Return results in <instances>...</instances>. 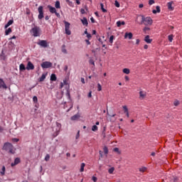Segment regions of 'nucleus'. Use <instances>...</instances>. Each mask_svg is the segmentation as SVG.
Returning a JSON list of instances; mask_svg holds the SVG:
<instances>
[{"label": "nucleus", "mask_w": 182, "mask_h": 182, "mask_svg": "<svg viewBox=\"0 0 182 182\" xmlns=\"http://www.w3.org/2000/svg\"><path fill=\"white\" fill-rule=\"evenodd\" d=\"M3 150L6 151H9L11 154H15V149L14 148V145L9 142L4 143L3 146Z\"/></svg>", "instance_id": "obj_1"}, {"label": "nucleus", "mask_w": 182, "mask_h": 182, "mask_svg": "<svg viewBox=\"0 0 182 182\" xmlns=\"http://www.w3.org/2000/svg\"><path fill=\"white\" fill-rule=\"evenodd\" d=\"M31 33L35 38H38V36H41V28L38 26H34L31 30Z\"/></svg>", "instance_id": "obj_2"}, {"label": "nucleus", "mask_w": 182, "mask_h": 182, "mask_svg": "<svg viewBox=\"0 0 182 182\" xmlns=\"http://www.w3.org/2000/svg\"><path fill=\"white\" fill-rule=\"evenodd\" d=\"M141 23H143L144 25L147 26L153 23V20L151 19V17H144V16H141Z\"/></svg>", "instance_id": "obj_3"}, {"label": "nucleus", "mask_w": 182, "mask_h": 182, "mask_svg": "<svg viewBox=\"0 0 182 182\" xmlns=\"http://www.w3.org/2000/svg\"><path fill=\"white\" fill-rule=\"evenodd\" d=\"M65 23V31L66 35H72V32L70 31V23L68 21H64Z\"/></svg>", "instance_id": "obj_4"}, {"label": "nucleus", "mask_w": 182, "mask_h": 182, "mask_svg": "<svg viewBox=\"0 0 182 182\" xmlns=\"http://www.w3.org/2000/svg\"><path fill=\"white\" fill-rule=\"evenodd\" d=\"M48 8L50 12V14H55V15L57 16V18H60V14L58 12H56V9L50 5L48 6Z\"/></svg>", "instance_id": "obj_5"}, {"label": "nucleus", "mask_w": 182, "mask_h": 182, "mask_svg": "<svg viewBox=\"0 0 182 182\" xmlns=\"http://www.w3.org/2000/svg\"><path fill=\"white\" fill-rule=\"evenodd\" d=\"M38 19H43V6H40L38 9Z\"/></svg>", "instance_id": "obj_6"}, {"label": "nucleus", "mask_w": 182, "mask_h": 182, "mask_svg": "<svg viewBox=\"0 0 182 182\" xmlns=\"http://www.w3.org/2000/svg\"><path fill=\"white\" fill-rule=\"evenodd\" d=\"M41 68H43V69H48V68H52V63L45 61L41 64Z\"/></svg>", "instance_id": "obj_7"}, {"label": "nucleus", "mask_w": 182, "mask_h": 182, "mask_svg": "<svg viewBox=\"0 0 182 182\" xmlns=\"http://www.w3.org/2000/svg\"><path fill=\"white\" fill-rule=\"evenodd\" d=\"M38 45L39 46H41V48H48V42L45 40H41L38 43Z\"/></svg>", "instance_id": "obj_8"}, {"label": "nucleus", "mask_w": 182, "mask_h": 182, "mask_svg": "<svg viewBox=\"0 0 182 182\" xmlns=\"http://www.w3.org/2000/svg\"><path fill=\"white\" fill-rule=\"evenodd\" d=\"M27 70H33L35 69V65L32 63V62L28 61L27 63V66L26 68Z\"/></svg>", "instance_id": "obj_9"}, {"label": "nucleus", "mask_w": 182, "mask_h": 182, "mask_svg": "<svg viewBox=\"0 0 182 182\" xmlns=\"http://www.w3.org/2000/svg\"><path fill=\"white\" fill-rule=\"evenodd\" d=\"M60 129H62V124H60V123L59 122H56L55 136H58V134H59Z\"/></svg>", "instance_id": "obj_10"}, {"label": "nucleus", "mask_w": 182, "mask_h": 182, "mask_svg": "<svg viewBox=\"0 0 182 182\" xmlns=\"http://www.w3.org/2000/svg\"><path fill=\"white\" fill-rule=\"evenodd\" d=\"M147 96V93L145 91H140L139 92V99L143 100Z\"/></svg>", "instance_id": "obj_11"}, {"label": "nucleus", "mask_w": 182, "mask_h": 182, "mask_svg": "<svg viewBox=\"0 0 182 182\" xmlns=\"http://www.w3.org/2000/svg\"><path fill=\"white\" fill-rule=\"evenodd\" d=\"M21 163V159L16 158L14 163L11 164V167H15L17 164H19Z\"/></svg>", "instance_id": "obj_12"}, {"label": "nucleus", "mask_w": 182, "mask_h": 182, "mask_svg": "<svg viewBox=\"0 0 182 182\" xmlns=\"http://www.w3.org/2000/svg\"><path fill=\"white\" fill-rule=\"evenodd\" d=\"M8 89V87L6 86V84H5V82L2 79L0 78V89Z\"/></svg>", "instance_id": "obj_13"}, {"label": "nucleus", "mask_w": 182, "mask_h": 182, "mask_svg": "<svg viewBox=\"0 0 182 182\" xmlns=\"http://www.w3.org/2000/svg\"><path fill=\"white\" fill-rule=\"evenodd\" d=\"M127 38H128V39H132V38H133V33H125V34H124V38H125V39H127Z\"/></svg>", "instance_id": "obj_14"}, {"label": "nucleus", "mask_w": 182, "mask_h": 182, "mask_svg": "<svg viewBox=\"0 0 182 182\" xmlns=\"http://www.w3.org/2000/svg\"><path fill=\"white\" fill-rule=\"evenodd\" d=\"M169 178V181L170 182H177V176H171L170 177H168Z\"/></svg>", "instance_id": "obj_15"}, {"label": "nucleus", "mask_w": 182, "mask_h": 182, "mask_svg": "<svg viewBox=\"0 0 182 182\" xmlns=\"http://www.w3.org/2000/svg\"><path fill=\"white\" fill-rule=\"evenodd\" d=\"M172 5H173V1L168 2L167 4L168 9L169 11H174V7H173Z\"/></svg>", "instance_id": "obj_16"}, {"label": "nucleus", "mask_w": 182, "mask_h": 182, "mask_svg": "<svg viewBox=\"0 0 182 182\" xmlns=\"http://www.w3.org/2000/svg\"><path fill=\"white\" fill-rule=\"evenodd\" d=\"M144 41L146 43H151L153 42V39H150V36H145Z\"/></svg>", "instance_id": "obj_17"}, {"label": "nucleus", "mask_w": 182, "mask_h": 182, "mask_svg": "<svg viewBox=\"0 0 182 182\" xmlns=\"http://www.w3.org/2000/svg\"><path fill=\"white\" fill-rule=\"evenodd\" d=\"M81 22L82 23V25L87 26V25H89V23L87 22V18H86L85 17H84L82 19H81Z\"/></svg>", "instance_id": "obj_18"}, {"label": "nucleus", "mask_w": 182, "mask_h": 182, "mask_svg": "<svg viewBox=\"0 0 182 182\" xmlns=\"http://www.w3.org/2000/svg\"><path fill=\"white\" fill-rule=\"evenodd\" d=\"M80 118V115L79 114H76L74 116L71 117V120L75 121V120H77Z\"/></svg>", "instance_id": "obj_19"}, {"label": "nucleus", "mask_w": 182, "mask_h": 182, "mask_svg": "<svg viewBox=\"0 0 182 182\" xmlns=\"http://www.w3.org/2000/svg\"><path fill=\"white\" fill-rule=\"evenodd\" d=\"M12 23H14V20L9 21L4 26V29H7L9 26H11V25H12Z\"/></svg>", "instance_id": "obj_20"}, {"label": "nucleus", "mask_w": 182, "mask_h": 182, "mask_svg": "<svg viewBox=\"0 0 182 182\" xmlns=\"http://www.w3.org/2000/svg\"><path fill=\"white\" fill-rule=\"evenodd\" d=\"M19 70L20 72H23V70H26V68L25 67V65H23V63H21L19 65Z\"/></svg>", "instance_id": "obj_21"}, {"label": "nucleus", "mask_w": 182, "mask_h": 182, "mask_svg": "<svg viewBox=\"0 0 182 182\" xmlns=\"http://www.w3.org/2000/svg\"><path fill=\"white\" fill-rule=\"evenodd\" d=\"M156 10H153L152 11V13L153 14H160V6H156Z\"/></svg>", "instance_id": "obj_22"}, {"label": "nucleus", "mask_w": 182, "mask_h": 182, "mask_svg": "<svg viewBox=\"0 0 182 182\" xmlns=\"http://www.w3.org/2000/svg\"><path fill=\"white\" fill-rule=\"evenodd\" d=\"M122 25H126V23L124 21H118L117 22V26L118 28H120L122 26Z\"/></svg>", "instance_id": "obj_23"}, {"label": "nucleus", "mask_w": 182, "mask_h": 182, "mask_svg": "<svg viewBox=\"0 0 182 182\" xmlns=\"http://www.w3.org/2000/svg\"><path fill=\"white\" fill-rule=\"evenodd\" d=\"M58 78L56 77V75H55V74H52L51 75H50V80H51V82H56V80H57Z\"/></svg>", "instance_id": "obj_24"}, {"label": "nucleus", "mask_w": 182, "mask_h": 182, "mask_svg": "<svg viewBox=\"0 0 182 182\" xmlns=\"http://www.w3.org/2000/svg\"><path fill=\"white\" fill-rule=\"evenodd\" d=\"M55 6L56 9H60V1H55Z\"/></svg>", "instance_id": "obj_25"}, {"label": "nucleus", "mask_w": 182, "mask_h": 182, "mask_svg": "<svg viewBox=\"0 0 182 182\" xmlns=\"http://www.w3.org/2000/svg\"><path fill=\"white\" fill-rule=\"evenodd\" d=\"M139 171L141 173H145V171H147V168L145 166H142V167L139 168Z\"/></svg>", "instance_id": "obj_26"}, {"label": "nucleus", "mask_w": 182, "mask_h": 182, "mask_svg": "<svg viewBox=\"0 0 182 182\" xmlns=\"http://www.w3.org/2000/svg\"><path fill=\"white\" fill-rule=\"evenodd\" d=\"M122 72L123 73H125V75H129L130 73V70L129 68H124Z\"/></svg>", "instance_id": "obj_27"}, {"label": "nucleus", "mask_w": 182, "mask_h": 182, "mask_svg": "<svg viewBox=\"0 0 182 182\" xmlns=\"http://www.w3.org/2000/svg\"><path fill=\"white\" fill-rule=\"evenodd\" d=\"M85 166H86L85 163L81 164L80 170V173H83V171H85Z\"/></svg>", "instance_id": "obj_28"}, {"label": "nucleus", "mask_w": 182, "mask_h": 182, "mask_svg": "<svg viewBox=\"0 0 182 182\" xmlns=\"http://www.w3.org/2000/svg\"><path fill=\"white\" fill-rule=\"evenodd\" d=\"M46 79V74H43L39 79V82H43Z\"/></svg>", "instance_id": "obj_29"}, {"label": "nucleus", "mask_w": 182, "mask_h": 182, "mask_svg": "<svg viewBox=\"0 0 182 182\" xmlns=\"http://www.w3.org/2000/svg\"><path fill=\"white\" fill-rule=\"evenodd\" d=\"M11 32H12V28H9L8 29H6V30L5 31V35H6V36H8V35H9V33H11Z\"/></svg>", "instance_id": "obj_30"}, {"label": "nucleus", "mask_w": 182, "mask_h": 182, "mask_svg": "<svg viewBox=\"0 0 182 182\" xmlns=\"http://www.w3.org/2000/svg\"><path fill=\"white\" fill-rule=\"evenodd\" d=\"M5 171H6L5 166H3L1 171L0 172L1 176H5Z\"/></svg>", "instance_id": "obj_31"}, {"label": "nucleus", "mask_w": 182, "mask_h": 182, "mask_svg": "<svg viewBox=\"0 0 182 182\" xmlns=\"http://www.w3.org/2000/svg\"><path fill=\"white\" fill-rule=\"evenodd\" d=\"M45 161H49V160H50V155H49L48 154H47L46 155V157L44 159Z\"/></svg>", "instance_id": "obj_32"}, {"label": "nucleus", "mask_w": 182, "mask_h": 182, "mask_svg": "<svg viewBox=\"0 0 182 182\" xmlns=\"http://www.w3.org/2000/svg\"><path fill=\"white\" fill-rule=\"evenodd\" d=\"M100 6H101V9H102V12H105V13L107 12V10H106L105 9V5H103L102 3L100 4Z\"/></svg>", "instance_id": "obj_33"}, {"label": "nucleus", "mask_w": 182, "mask_h": 182, "mask_svg": "<svg viewBox=\"0 0 182 182\" xmlns=\"http://www.w3.org/2000/svg\"><path fill=\"white\" fill-rule=\"evenodd\" d=\"M103 150H104L105 154H109V149L107 148V146H104Z\"/></svg>", "instance_id": "obj_34"}, {"label": "nucleus", "mask_w": 182, "mask_h": 182, "mask_svg": "<svg viewBox=\"0 0 182 182\" xmlns=\"http://www.w3.org/2000/svg\"><path fill=\"white\" fill-rule=\"evenodd\" d=\"M114 171V167H112V168H110L108 170L109 174H113Z\"/></svg>", "instance_id": "obj_35"}, {"label": "nucleus", "mask_w": 182, "mask_h": 182, "mask_svg": "<svg viewBox=\"0 0 182 182\" xmlns=\"http://www.w3.org/2000/svg\"><path fill=\"white\" fill-rule=\"evenodd\" d=\"M62 52L63 53H65V54L68 53V50H66L65 45H63L62 47Z\"/></svg>", "instance_id": "obj_36"}, {"label": "nucleus", "mask_w": 182, "mask_h": 182, "mask_svg": "<svg viewBox=\"0 0 182 182\" xmlns=\"http://www.w3.org/2000/svg\"><path fill=\"white\" fill-rule=\"evenodd\" d=\"M97 130H98L97 126L93 125V126L92 127V132H97Z\"/></svg>", "instance_id": "obj_37"}, {"label": "nucleus", "mask_w": 182, "mask_h": 182, "mask_svg": "<svg viewBox=\"0 0 182 182\" xmlns=\"http://www.w3.org/2000/svg\"><path fill=\"white\" fill-rule=\"evenodd\" d=\"M113 151H115V153H117L118 154H120L121 153L119 148H114Z\"/></svg>", "instance_id": "obj_38"}, {"label": "nucleus", "mask_w": 182, "mask_h": 182, "mask_svg": "<svg viewBox=\"0 0 182 182\" xmlns=\"http://www.w3.org/2000/svg\"><path fill=\"white\" fill-rule=\"evenodd\" d=\"M124 113H127L129 112V109H127V106H123Z\"/></svg>", "instance_id": "obj_39"}, {"label": "nucleus", "mask_w": 182, "mask_h": 182, "mask_svg": "<svg viewBox=\"0 0 182 182\" xmlns=\"http://www.w3.org/2000/svg\"><path fill=\"white\" fill-rule=\"evenodd\" d=\"M97 90L98 92H101L102 90V85H100V83L97 84Z\"/></svg>", "instance_id": "obj_40"}, {"label": "nucleus", "mask_w": 182, "mask_h": 182, "mask_svg": "<svg viewBox=\"0 0 182 182\" xmlns=\"http://www.w3.org/2000/svg\"><path fill=\"white\" fill-rule=\"evenodd\" d=\"M33 102L34 103H38V97L34 96V97H33Z\"/></svg>", "instance_id": "obj_41"}, {"label": "nucleus", "mask_w": 182, "mask_h": 182, "mask_svg": "<svg viewBox=\"0 0 182 182\" xmlns=\"http://www.w3.org/2000/svg\"><path fill=\"white\" fill-rule=\"evenodd\" d=\"M173 35H169L168 36V41H169V42H173Z\"/></svg>", "instance_id": "obj_42"}, {"label": "nucleus", "mask_w": 182, "mask_h": 182, "mask_svg": "<svg viewBox=\"0 0 182 182\" xmlns=\"http://www.w3.org/2000/svg\"><path fill=\"white\" fill-rule=\"evenodd\" d=\"M114 5L117 8H120V4L117 0L115 1Z\"/></svg>", "instance_id": "obj_43"}, {"label": "nucleus", "mask_w": 182, "mask_h": 182, "mask_svg": "<svg viewBox=\"0 0 182 182\" xmlns=\"http://www.w3.org/2000/svg\"><path fill=\"white\" fill-rule=\"evenodd\" d=\"M174 106H178L180 105V102L177 100H176L173 102Z\"/></svg>", "instance_id": "obj_44"}, {"label": "nucleus", "mask_w": 182, "mask_h": 182, "mask_svg": "<svg viewBox=\"0 0 182 182\" xmlns=\"http://www.w3.org/2000/svg\"><path fill=\"white\" fill-rule=\"evenodd\" d=\"M89 63L90 65H93V66H95V61L93 60V59L90 58L89 60Z\"/></svg>", "instance_id": "obj_45"}, {"label": "nucleus", "mask_w": 182, "mask_h": 182, "mask_svg": "<svg viewBox=\"0 0 182 182\" xmlns=\"http://www.w3.org/2000/svg\"><path fill=\"white\" fill-rule=\"evenodd\" d=\"M114 39V36H111L109 37V42L110 43H113V40Z\"/></svg>", "instance_id": "obj_46"}, {"label": "nucleus", "mask_w": 182, "mask_h": 182, "mask_svg": "<svg viewBox=\"0 0 182 182\" xmlns=\"http://www.w3.org/2000/svg\"><path fill=\"white\" fill-rule=\"evenodd\" d=\"M150 31V28L149 27H145L144 29H143V31L146 33V32Z\"/></svg>", "instance_id": "obj_47"}, {"label": "nucleus", "mask_w": 182, "mask_h": 182, "mask_svg": "<svg viewBox=\"0 0 182 182\" xmlns=\"http://www.w3.org/2000/svg\"><path fill=\"white\" fill-rule=\"evenodd\" d=\"M92 181L96 182V181H97V178L96 176H92Z\"/></svg>", "instance_id": "obj_48"}, {"label": "nucleus", "mask_w": 182, "mask_h": 182, "mask_svg": "<svg viewBox=\"0 0 182 182\" xmlns=\"http://www.w3.org/2000/svg\"><path fill=\"white\" fill-rule=\"evenodd\" d=\"M4 130H5V129L4 128V127L0 126V133H3Z\"/></svg>", "instance_id": "obj_49"}, {"label": "nucleus", "mask_w": 182, "mask_h": 182, "mask_svg": "<svg viewBox=\"0 0 182 182\" xmlns=\"http://www.w3.org/2000/svg\"><path fill=\"white\" fill-rule=\"evenodd\" d=\"M80 136V131H78L77 134V135L75 136V139H79Z\"/></svg>", "instance_id": "obj_50"}, {"label": "nucleus", "mask_w": 182, "mask_h": 182, "mask_svg": "<svg viewBox=\"0 0 182 182\" xmlns=\"http://www.w3.org/2000/svg\"><path fill=\"white\" fill-rule=\"evenodd\" d=\"M87 39H92V34L90 33L87 34Z\"/></svg>", "instance_id": "obj_51"}, {"label": "nucleus", "mask_w": 182, "mask_h": 182, "mask_svg": "<svg viewBox=\"0 0 182 182\" xmlns=\"http://www.w3.org/2000/svg\"><path fill=\"white\" fill-rule=\"evenodd\" d=\"M153 4H154V0H149V5H153Z\"/></svg>", "instance_id": "obj_52"}, {"label": "nucleus", "mask_w": 182, "mask_h": 182, "mask_svg": "<svg viewBox=\"0 0 182 182\" xmlns=\"http://www.w3.org/2000/svg\"><path fill=\"white\" fill-rule=\"evenodd\" d=\"M99 154H100V156L101 158L103 157V151H99Z\"/></svg>", "instance_id": "obj_53"}, {"label": "nucleus", "mask_w": 182, "mask_h": 182, "mask_svg": "<svg viewBox=\"0 0 182 182\" xmlns=\"http://www.w3.org/2000/svg\"><path fill=\"white\" fill-rule=\"evenodd\" d=\"M63 86H65V85L63 84V82H60V89H62V88L63 87Z\"/></svg>", "instance_id": "obj_54"}, {"label": "nucleus", "mask_w": 182, "mask_h": 182, "mask_svg": "<svg viewBox=\"0 0 182 182\" xmlns=\"http://www.w3.org/2000/svg\"><path fill=\"white\" fill-rule=\"evenodd\" d=\"M90 21L92 23H95V18L93 17H91Z\"/></svg>", "instance_id": "obj_55"}, {"label": "nucleus", "mask_w": 182, "mask_h": 182, "mask_svg": "<svg viewBox=\"0 0 182 182\" xmlns=\"http://www.w3.org/2000/svg\"><path fill=\"white\" fill-rule=\"evenodd\" d=\"M87 45H90V41L89 40H85Z\"/></svg>", "instance_id": "obj_56"}, {"label": "nucleus", "mask_w": 182, "mask_h": 182, "mask_svg": "<svg viewBox=\"0 0 182 182\" xmlns=\"http://www.w3.org/2000/svg\"><path fill=\"white\" fill-rule=\"evenodd\" d=\"M68 65H65V68H64V70L65 72H67L68 71Z\"/></svg>", "instance_id": "obj_57"}, {"label": "nucleus", "mask_w": 182, "mask_h": 182, "mask_svg": "<svg viewBox=\"0 0 182 182\" xmlns=\"http://www.w3.org/2000/svg\"><path fill=\"white\" fill-rule=\"evenodd\" d=\"M98 41L100 43H103V41L102 40V38H99Z\"/></svg>", "instance_id": "obj_58"}, {"label": "nucleus", "mask_w": 182, "mask_h": 182, "mask_svg": "<svg viewBox=\"0 0 182 182\" xmlns=\"http://www.w3.org/2000/svg\"><path fill=\"white\" fill-rule=\"evenodd\" d=\"M63 83L64 85H68V81L66 80H64Z\"/></svg>", "instance_id": "obj_59"}, {"label": "nucleus", "mask_w": 182, "mask_h": 182, "mask_svg": "<svg viewBox=\"0 0 182 182\" xmlns=\"http://www.w3.org/2000/svg\"><path fill=\"white\" fill-rule=\"evenodd\" d=\"M88 97H92V91H90L88 94Z\"/></svg>", "instance_id": "obj_60"}, {"label": "nucleus", "mask_w": 182, "mask_h": 182, "mask_svg": "<svg viewBox=\"0 0 182 182\" xmlns=\"http://www.w3.org/2000/svg\"><path fill=\"white\" fill-rule=\"evenodd\" d=\"M45 19L46 21H49V16H46Z\"/></svg>", "instance_id": "obj_61"}, {"label": "nucleus", "mask_w": 182, "mask_h": 182, "mask_svg": "<svg viewBox=\"0 0 182 182\" xmlns=\"http://www.w3.org/2000/svg\"><path fill=\"white\" fill-rule=\"evenodd\" d=\"M144 49H149V46H147V45H144Z\"/></svg>", "instance_id": "obj_62"}, {"label": "nucleus", "mask_w": 182, "mask_h": 182, "mask_svg": "<svg viewBox=\"0 0 182 182\" xmlns=\"http://www.w3.org/2000/svg\"><path fill=\"white\" fill-rule=\"evenodd\" d=\"M81 82L83 83V85H85V78H81Z\"/></svg>", "instance_id": "obj_63"}, {"label": "nucleus", "mask_w": 182, "mask_h": 182, "mask_svg": "<svg viewBox=\"0 0 182 182\" xmlns=\"http://www.w3.org/2000/svg\"><path fill=\"white\" fill-rule=\"evenodd\" d=\"M143 6H144L143 4H141L139 5V8H143Z\"/></svg>", "instance_id": "obj_64"}]
</instances>
